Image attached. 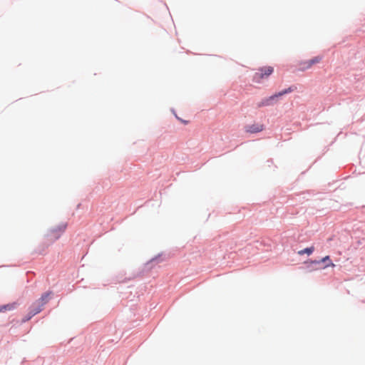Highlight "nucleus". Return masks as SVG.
Here are the masks:
<instances>
[{"label":"nucleus","instance_id":"1","mask_svg":"<svg viewBox=\"0 0 365 365\" xmlns=\"http://www.w3.org/2000/svg\"><path fill=\"white\" fill-rule=\"evenodd\" d=\"M274 71L272 66L262 67L253 76V81L255 83H260L264 78L269 76Z\"/></svg>","mask_w":365,"mask_h":365},{"label":"nucleus","instance_id":"2","mask_svg":"<svg viewBox=\"0 0 365 365\" xmlns=\"http://www.w3.org/2000/svg\"><path fill=\"white\" fill-rule=\"evenodd\" d=\"M66 226L67 225L66 223H62L52 228L48 234V237L49 238V240L51 241L58 240L60 237L61 235L66 230Z\"/></svg>","mask_w":365,"mask_h":365},{"label":"nucleus","instance_id":"3","mask_svg":"<svg viewBox=\"0 0 365 365\" xmlns=\"http://www.w3.org/2000/svg\"><path fill=\"white\" fill-rule=\"evenodd\" d=\"M292 91H293V89L292 87H289L285 90H283L277 93H275L274 95L273 96H271L270 97L263 100L259 104V106L261 107V106H269L272 104V101L276 100L277 98L279 97H281L284 94H287V93H291Z\"/></svg>","mask_w":365,"mask_h":365},{"label":"nucleus","instance_id":"4","mask_svg":"<svg viewBox=\"0 0 365 365\" xmlns=\"http://www.w3.org/2000/svg\"><path fill=\"white\" fill-rule=\"evenodd\" d=\"M321 56H315L313 58L307 61H301L299 63V69L300 71H305L312 68L314 65L319 63L322 61Z\"/></svg>","mask_w":365,"mask_h":365},{"label":"nucleus","instance_id":"5","mask_svg":"<svg viewBox=\"0 0 365 365\" xmlns=\"http://www.w3.org/2000/svg\"><path fill=\"white\" fill-rule=\"evenodd\" d=\"M43 309V307L40 304V302H35L30 307L29 316L27 318V320L30 319L32 317L41 312Z\"/></svg>","mask_w":365,"mask_h":365},{"label":"nucleus","instance_id":"6","mask_svg":"<svg viewBox=\"0 0 365 365\" xmlns=\"http://www.w3.org/2000/svg\"><path fill=\"white\" fill-rule=\"evenodd\" d=\"M264 130V125L259 123L249 125L245 127V131L250 133H257Z\"/></svg>","mask_w":365,"mask_h":365},{"label":"nucleus","instance_id":"7","mask_svg":"<svg viewBox=\"0 0 365 365\" xmlns=\"http://www.w3.org/2000/svg\"><path fill=\"white\" fill-rule=\"evenodd\" d=\"M329 262V264H327L324 266V268L328 267H335V264L331 262L329 256H326V257H323L320 261H317V260L311 261L309 262V264H319L320 262Z\"/></svg>","mask_w":365,"mask_h":365},{"label":"nucleus","instance_id":"8","mask_svg":"<svg viewBox=\"0 0 365 365\" xmlns=\"http://www.w3.org/2000/svg\"><path fill=\"white\" fill-rule=\"evenodd\" d=\"M51 294H52L51 292H46V293L43 294L41 295V298L39 299L36 300V302H40V304L43 307V306L46 303H48V302L49 301Z\"/></svg>","mask_w":365,"mask_h":365},{"label":"nucleus","instance_id":"9","mask_svg":"<svg viewBox=\"0 0 365 365\" xmlns=\"http://www.w3.org/2000/svg\"><path fill=\"white\" fill-rule=\"evenodd\" d=\"M16 307V303L8 304L6 305H3L0 307V312H4L6 311H11L15 309Z\"/></svg>","mask_w":365,"mask_h":365},{"label":"nucleus","instance_id":"10","mask_svg":"<svg viewBox=\"0 0 365 365\" xmlns=\"http://www.w3.org/2000/svg\"><path fill=\"white\" fill-rule=\"evenodd\" d=\"M314 250V247L312 246V247H307V248H305L304 250H301L298 251L297 254L299 255H303L304 254L310 255L311 254H312Z\"/></svg>","mask_w":365,"mask_h":365}]
</instances>
